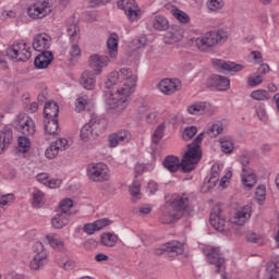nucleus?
<instances>
[{
	"label": "nucleus",
	"instance_id": "b1692460",
	"mask_svg": "<svg viewBox=\"0 0 279 279\" xmlns=\"http://www.w3.org/2000/svg\"><path fill=\"white\" fill-rule=\"evenodd\" d=\"M160 219L161 223H173V221L182 219V216L177 210H174L170 205L162 207Z\"/></svg>",
	"mask_w": 279,
	"mask_h": 279
},
{
	"label": "nucleus",
	"instance_id": "5fc2aeb1",
	"mask_svg": "<svg viewBox=\"0 0 279 279\" xmlns=\"http://www.w3.org/2000/svg\"><path fill=\"white\" fill-rule=\"evenodd\" d=\"M60 154V150L51 143L48 148L45 150V156L48 158V160H53L58 155Z\"/></svg>",
	"mask_w": 279,
	"mask_h": 279
},
{
	"label": "nucleus",
	"instance_id": "ea45409f",
	"mask_svg": "<svg viewBox=\"0 0 279 279\" xmlns=\"http://www.w3.org/2000/svg\"><path fill=\"white\" fill-rule=\"evenodd\" d=\"M265 199H267V186L259 185L255 190V201L259 206L265 204Z\"/></svg>",
	"mask_w": 279,
	"mask_h": 279
},
{
	"label": "nucleus",
	"instance_id": "2f4dec72",
	"mask_svg": "<svg viewBox=\"0 0 279 279\" xmlns=\"http://www.w3.org/2000/svg\"><path fill=\"white\" fill-rule=\"evenodd\" d=\"M150 24L156 32H167L169 29V20L165 15H155L150 19Z\"/></svg>",
	"mask_w": 279,
	"mask_h": 279
},
{
	"label": "nucleus",
	"instance_id": "39448f33",
	"mask_svg": "<svg viewBox=\"0 0 279 279\" xmlns=\"http://www.w3.org/2000/svg\"><path fill=\"white\" fill-rule=\"evenodd\" d=\"M5 53L13 62H27L32 58V47L25 41H14L7 48Z\"/></svg>",
	"mask_w": 279,
	"mask_h": 279
},
{
	"label": "nucleus",
	"instance_id": "f03ea898",
	"mask_svg": "<svg viewBox=\"0 0 279 279\" xmlns=\"http://www.w3.org/2000/svg\"><path fill=\"white\" fill-rule=\"evenodd\" d=\"M202 141H204V133L197 135L192 144L187 145V151L183 155L182 160L180 158L170 155L163 160L165 169H168L171 173H175L178 169H181L183 173H191L199 160H202Z\"/></svg>",
	"mask_w": 279,
	"mask_h": 279
},
{
	"label": "nucleus",
	"instance_id": "6e6d98bb",
	"mask_svg": "<svg viewBox=\"0 0 279 279\" xmlns=\"http://www.w3.org/2000/svg\"><path fill=\"white\" fill-rule=\"evenodd\" d=\"M207 8L210 12H217V10L223 8V0H208Z\"/></svg>",
	"mask_w": 279,
	"mask_h": 279
},
{
	"label": "nucleus",
	"instance_id": "f3484780",
	"mask_svg": "<svg viewBox=\"0 0 279 279\" xmlns=\"http://www.w3.org/2000/svg\"><path fill=\"white\" fill-rule=\"evenodd\" d=\"M181 84L178 80H171V78H163L158 84V89L163 95H173L175 90H180Z\"/></svg>",
	"mask_w": 279,
	"mask_h": 279
},
{
	"label": "nucleus",
	"instance_id": "8fccbe9b",
	"mask_svg": "<svg viewBox=\"0 0 279 279\" xmlns=\"http://www.w3.org/2000/svg\"><path fill=\"white\" fill-rule=\"evenodd\" d=\"M263 75L255 73H252L247 77V85L251 86V88H254L256 86H260V83L263 82Z\"/></svg>",
	"mask_w": 279,
	"mask_h": 279
},
{
	"label": "nucleus",
	"instance_id": "052dcab7",
	"mask_svg": "<svg viewBox=\"0 0 279 279\" xmlns=\"http://www.w3.org/2000/svg\"><path fill=\"white\" fill-rule=\"evenodd\" d=\"M167 38H169V43L171 44L180 43V40H182L183 38L182 31H174L172 33H168Z\"/></svg>",
	"mask_w": 279,
	"mask_h": 279
},
{
	"label": "nucleus",
	"instance_id": "72a5a7b5",
	"mask_svg": "<svg viewBox=\"0 0 279 279\" xmlns=\"http://www.w3.org/2000/svg\"><path fill=\"white\" fill-rule=\"evenodd\" d=\"M60 107L56 101H48L44 107L45 119H58Z\"/></svg>",
	"mask_w": 279,
	"mask_h": 279
},
{
	"label": "nucleus",
	"instance_id": "4c0bfd02",
	"mask_svg": "<svg viewBox=\"0 0 279 279\" xmlns=\"http://www.w3.org/2000/svg\"><path fill=\"white\" fill-rule=\"evenodd\" d=\"M171 14L177 19V21H179V23H183V25L191 23V16H189L186 12L180 9H177V8L172 9Z\"/></svg>",
	"mask_w": 279,
	"mask_h": 279
},
{
	"label": "nucleus",
	"instance_id": "6ab92c4d",
	"mask_svg": "<svg viewBox=\"0 0 279 279\" xmlns=\"http://www.w3.org/2000/svg\"><path fill=\"white\" fill-rule=\"evenodd\" d=\"M107 54L111 60L119 58V35L111 33L107 38Z\"/></svg>",
	"mask_w": 279,
	"mask_h": 279
},
{
	"label": "nucleus",
	"instance_id": "bb28decb",
	"mask_svg": "<svg viewBox=\"0 0 279 279\" xmlns=\"http://www.w3.org/2000/svg\"><path fill=\"white\" fill-rule=\"evenodd\" d=\"M161 251L167 252L171 256H180V254H184V244L178 241H170L162 246Z\"/></svg>",
	"mask_w": 279,
	"mask_h": 279
},
{
	"label": "nucleus",
	"instance_id": "f8f14e48",
	"mask_svg": "<svg viewBox=\"0 0 279 279\" xmlns=\"http://www.w3.org/2000/svg\"><path fill=\"white\" fill-rule=\"evenodd\" d=\"M189 114H193L194 117H202V114H215L217 109L207 101H195L186 107Z\"/></svg>",
	"mask_w": 279,
	"mask_h": 279
},
{
	"label": "nucleus",
	"instance_id": "ddd939ff",
	"mask_svg": "<svg viewBox=\"0 0 279 279\" xmlns=\"http://www.w3.org/2000/svg\"><path fill=\"white\" fill-rule=\"evenodd\" d=\"M204 254L209 265H214L215 267H217L216 271L217 274H219L221 267H223V264L226 263V259L221 255V251H219V247L206 246L204 248Z\"/></svg>",
	"mask_w": 279,
	"mask_h": 279
},
{
	"label": "nucleus",
	"instance_id": "13d9d810",
	"mask_svg": "<svg viewBox=\"0 0 279 279\" xmlns=\"http://www.w3.org/2000/svg\"><path fill=\"white\" fill-rule=\"evenodd\" d=\"M52 145L59 150L64 151L66 147H69V141L66 138H58L57 141L52 142Z\"/></svg>",
	"mask_w": 279,
	"mask_h": 279
},
{
	"label": "nucleus",
	"instance_id": "2eb2a0df",
	"mask_svg": "<svg viewBox=\"0 0 279 279\" xmlns=\"http://www.w3.org/2000/svg\"><path fill=\"white\" fill-rule=\"evenodd\" d=\"M118 5L125 10V14L130 21H138L141 17V9L134 5V0H120Z\"/></svg>",
	"mask_w": 279,
	"mask_h": 279
},
{
	"label": "nucleus",
	"instance_id": "0e129e2a",
	"mask_svg": "<svg viewBox=\"0 0 279 279\" xmlns=\"http://www.w3.org/2000/svg\"><path fill=\"white\" fill-rule=\"evenodd\" d=\"M230 178H232V171L228 170L226 174L221 178L219 185L222 189H228V184H230Z\"/></svg>",
	"mask_w": 279,
	"mask_h": 279
},
{
	"label": "nucleus",
	"instance_id": "7ed1b4c3",
	"mask_svg": "<svg viewBox=\"0 0 279 279\" xmlns=\"http://www.w3.org/2000/svg\"><path fill=\"white\" fill-rule=\"evenodd\" d=\"M227 40L228 32L225 29L208 32L205 35L192 38V43H194L199 51H210V49H214L217 45H223Z\"/></svg>",
	"mask_w": 279,
	"mask_h": 279
},
{
	"label": "nucleus",
	"instance_id": "aec40b11",
	"mask_svg": "<svg viewBox=\"0 0 279 279\" xmlns=\"http://www.w3.org/2000/svg\"><path fill=\"white\" fill-rule=\"evenodd\" d=\"M132 138V134L130 131H119L117 133H112L109 135V146L110 147H118V145H123L124 143H130Z\"/></svg>",
	"mask_w": 279,
	"mask_h": 279
},
{
	"label": "nucleus",
	"instance_id": "09e8293b",
	"mask_svg": "<svg viewBox=\"0 0 279 279\" xmlns=\"http://www.w3.org/2000/svg\"><path fill=\"white\" fill-rule=\"evenodd\" d=\"M246 60L250 64H260L263 62V53L260 51H252L247 57Z\"/></svg>",
	"mask_w": 279,
	"mask_h": 279
},
{
	"label": "nucleus",
	"instance_id": "20e7f679",
	"mask_svg": "<svg viewBox=\"0 0 279 279\" xmlns=\"http://www.w3.org/2000/svg\"><path fill=\"white\" fill-rule=\"evenodd\" d=\"M86 175L89 182L104 184L110 182V168L104 162H92L86 167Z\"/></svg>",
	"mask_w": 279,
	"mask_h": 279
},
{
	"label": "nucleus",
	"instance_id": "4d7b16f0",
	"mask_svg": "<svg viewBox=\"0 0 279 279\" xmlns=\"http://www.w3.org/2000/svg\"><path fill=\"white\" fill-rule=\"evenodd\" d=\"M69 56L71 57V60H75L82 56V49L77 44H72L69 50Z\"/></svg>",
	"mask_w": 279,
	"mask_h": 279
},
{
	"label": "nucleus",
	"instance_id": "9d476101",
	"mask_svg": "<svg viewBox=\"0 0 279 279\" xmlns=\"http://www.w3.org/2000/svg\"><path fill=\"white\" fill-rule=\"evenodd\" d=\"M99 132H101V121L94 118L83 125L80 136L82 141L87 143V141H90L92 138H97Z\"/></svg>",
	"mask_w": 279,
	"mask_h": 279
},
{
	"label": "nucleus",
	"instance_id": "603ef678",
	"mask_svg": "<svg viewBox=\"0 0 279 279\" xmlns=\"http://www.w3.org/2000/svg\"><path fill=\"white\" fill-rule=\"evenodd\" d=\"M246 241H248V243H256L257 245H263L265 243V236L257 235L256 233L250 231L246 234Z\"/></svg>",
	"mask_w": 279,
	"mask_h": 279
},
{
	"label": "nucleus",
	"instance_id": "c03bdc74",
	"mask_svg": "<svg viewBox=\"0 0 279 279\" xmlns=\"http://www.w3.org/2000/svg\"><path fill=\"white\" fill-rule=\"evenodd\" d=\"M207 134L208 136H219V134H223V123L221 121L214 122L207 130Z\"/></svg>",
	"mask_w": 279,
	"mask_h": 279
},
{
	"label": "nucleus",
	"instance_id": "4468645a",
	"mask_svg": "<svg viewBox=\"0 0 279 279\" xmlns=\"http://www.w3.org/2000/svg\"><path fill=\"white\" fill-rule=\"evenodd\" d=\"M170 206L171 208H173V210H177V213L182 217L191 206V198H189V195L186 194L177 195L173 197Z\"/></svg>",
	"mask_w": 279,
	"mask_h": 279
},
{
	"label": "nucleus",
	"instance_id": "58836bf2",
	"mask_svg": "<svg viewBox=\"0 0 279 279\" xmlns=\"http://www.w3.org/2000/svg\"><path fill=\"white\" fill-rule=\"evenodd\" d=\"M245 186L247 189H252L253 186L256 185V183L258 182V177L256 175V172H254V170L246 168L245 169Z\"/></svg>",
	"mask_w": 279,
	"mask_h": 279
},
{
	"label": "nucleus",
	"instance_id": "f257e3e1",
	"mask_svg": "<svg viewBox=\"0 0 279 279\" xmlns=\"http://www.w3.org/2000/svg\"><path fill=\"white\" fill-rule=\"evenodd\" d=\"M138 84V74L130 68H122L119 71H113L108 75L105 83L106 88L118 86L114 92L106 95V104L108 110L112 114H121L128 110L132 101V95L136 93Z\"/></svg>",
	"mask_w": 279,
	"mask_h": 279
},
{
	"label": "nucleus",
	"instance_id": "c9c22d12",
	"mask_svg": "<svg viewBox=\"0 0 279 279\" xmlns=\"http://www.w3.org/2000/svg\"><path fill=\"white\" fill-rule=\"evenodd\" d=\"M46 202L47 199L45 198V192L35 187L33 190V208H43Z\"/></svg>",
	"mask_w": 279,
	"mask_h": 279
},
{
	"label": "nucleus",
	"instance_id": "3c124183",
	"mask_svg": "<svg viewBox=\"0 0 279 279\" xmlns=\"http://www.w3.org/2000/svg\"><path fill=\"white\" fill-rule=\"evenodd\" d=\"M220 147L223 154H232V151H234V143L228 138L220 140Z\"/></svg>",
	"mask_w": 279,
	"mask_h": 279
},
{
	"label": "nucleus",
	"instance_id": "c85d7f7f",
	"mask_svg": "<svg viewBox=\"0 0 279 279\" xmlns=\"http://www.w3.org/2000/svg\"><path fill=\"white\" fill-rule=\"evenodd\" d=\"M231 228H243L245 226V207H240L234 210L233 215L229 219Z\"/></svg>",
	"mask_w": 279,
	"mask_h": 279
},
{
	"label": "nucleus",
	"instance_id": "79ce46f5",
	"mask_svg": "<svg viewBox=\"0 0 279 279\" xmlns=\"http://www.w3.org/2000/svg\"><path fill=\"white\" fill-rule=\"evenodd\" d=\"M165 130H166L165 123H161L154 131V133L151 135V141H153L154 145H158V143H160V141H162V138L165 137Z\"/></svg>",
	"mask_w": 279,
	"mask_h": 279
},
{
	"label": "nucleus",
	"instance_id": "9b49d317",
	"mask_svg": "<svg viewBox=\"0 0 279 279\" xmlns=\"http://www.w3.org/2000/svg\"><path fill=\"white\" fill-rule=\"evenodd\" d=\"M110 60L112 59L106 54H92L88 59V66L94 74L101 75L104 69L110 64Z\"/></svg>",
	"mask_w": 279,
	"mask_h": 279
},
{
	"label": "nucleus",
	"instance_id": "393cba45",
	"mask_svg": "<svg viewBox=\"0 0 279 279\" xmlns=\"http://www.w3.org/2000/svg\"><path fill=\"white\" fill-rule=\"evenodd\" d=\"M208 84L216 90H228V88H230V80L221 75H213L209 78Z\"/></svg>",
	"mask_w": 279,
	"mask_h": 279
},
{
	"label": "nucleus",
	"instance_id": "e2e57ef3",
	"mask_svg": "<svg viewBox=\"0 0 279 279\" xmlns=\"http://www.w3.org/2000/svg\"><path fill=\"white\" fill-rule=\"evenodd\" d=\"M256 114H257L259 121H262V123H267L269 118L267 116V110L264 109V107H258L256 109Z\"/></svg>",
	"mask_w": 279,
	"mask_h": 279
},
{
	"label": "nucleus",
	"instance_id": "4be33fe9",
	"mask_svg": "<svg viewBox=\"0 0 279 279\" xmlns=\"http://www.w3.org/2000/svg\"><path fill=\"white\" fill-rule=\"evenodd\" d=\"M96 73L90 70H85L80 77V84L85 90H95L97 86V78H95Z\"/></svg>",
	"mask_w": 279,
	"mask_h": 279
},
{
	"label": "nucleus",
	"instance_id": "680f3d73",
	"mask_svg": "<svg viewBox=\"0 0 279 279\" xmlns=\"http://www.w3.org/2000/svg\"><path fill=\"white\" fill-rule=\"evenodd\" d=\"M197 134V126H187L183 132L184 141H191Z\"/></svg>",
	"mask_w": 279,
	"mask_h": 279
},
{
	"label": "nucleus",
	"instance_id": "c756f323",
	"mask_svg": "<svg viewBox=\"0 0 279 279\" xmlns=\"http://www.w3.org/2000/svg\"><path fill=\"white\" fill-rule=\"evenodd\" d=\"M44 123L46 136H58L60 134L58 118L45 119Z\"/></svg>",
	"mask_w": 279,
	"mask_h": 279
},
{
	"label": "nucleus",
	"instance_id": "a878e982",
	"mask_svg": "<svg viewBox=\"0 0 279 279\" xmlns=\"http://www.w3.org/2000/svg\"><path fill=\"white\" fill-rule=\"evenodd\" d=\"M46 241L49 243L50 247L52 250H56V252H65L66 246L64 245V239L56 233H50L46 235Z\"/></svg>",
	"mask_w": 279,
	"mask_h": 279
},
{
	"label": "nucleus",
	"instance_id": "49530a36",
	"mask_svg": "<svg viewBox=\"0 0 279 279\" xmlns=\"http://www.w3.org/2000/svg\"><path fill=\"white\" fill-rule=\"evenodd\" d=\"M268 279H279V268L276 263H269L266 266Z\"/></svg>",
	"mask_w": 279,
	"mask_h": 279
},
{
	"label": "nucleus",
	"instance_id": "de8ad7c7",
	"mask_svg": "<svg viewBox=\"0 0 279 279\" xmlns=\"http://www.w3.org/2000/svg\"><path fill=\"white\" fill-rule=\"evenodd\" d=\"M86 106H88V97L86 95L78 96L75 101V111L84 112V110H86Z\"/></svg>",
	"mask_w": 279,
	"mask_h": 279
},
{
	"label": "nucleus",
	"instance_id": "423d86ee",
	"mask_svg": "<svg viewBox=\"0 0 279 279\" xmlns=\"http://www.w3.org/2000/svg\"><path fill=\"white\" fill-rule=\"evenodd\" d=\"M53 12V0H36L27 8L29 19L43 21Z\"/></svg>",
	"mask_w": 279,
	"mask_h": 279
},
{
	"label": "nucleus",
	"instance_id": "7c9ffc66",
	"mask_svg": "<svg viewBox=\"0 0 279 279\" xmlns=\"http://www.w3.org/2000/svg\"><path fill=\"white\" fill-rule=\"evenodd\" d=\"M13 134L12 129L5 126L0 130V154L5 151V148L12 143Z\"/></svg>",
	"mask_w": 279,
	"mask_h": 279
},
{
	"label": "nucleus",
	"instance_id": "dca6fc26",
	"mask_svg": "<svg viewBox=\"0 0 279 279\" xmlns=\"http://www.w3.org/2000/svg\"><path fill=\"white\" fill-rule=\"evenodd\" d=\"M211 64L223 73H239V71H243V65L221 59H211Z\"/></svg>",
	"mask_w": 279,
	"mask_h": 279
},
{
	"label": "nucleus",
	"instance_id": "69168bd1",
	"mask_svg": "<svg viewBox=\"0 0 279 279\" xmlns=\"http://www.w3.org/2000/svg\"><path fill=\"white\" fill-rule=\"evenodd\" d=\"M26 112H29L31 114H34V112H38V102L33 101L28 102V105L24 106Z\"/></svg>",
	"mask_w": 279,
	"mask_h": 279
},
{
	"label": "nucleus",
	"instance_id": "e433bc0d",
	"mask_svg": "<svg viewBox=\"0 0 279 279\" xmlns=\"http://www.w3.org/2000/svg\"><path fill=\"white\" fill-rule=\"evenodd\" d=\"M27 136L28 135H22L17 138V149L22 154H27V151L32 149V140H29Z\"/></svg>",
	"mask_w": 279,
	"mask_h": 279
},
{
	"label": "nucleus",
	"instance_id": "1a4fd4ad",
	"mask_svg": "<svg viewBox=\"0 0 279 279\" xmlns=\"http://www.w3.org/2000/svg\"><path fill=\"white\" fill-rule=\"evenodd\" d=\"M14 125L15 130L24 136H34L36 134V122L27 113L17 114Z\"/></svg>",
	"mask_w": 279,
	"mask_h": 279
},
{
	"label": "nucleus",
	"instance_id": "864d4df0",
	"mask_svg": "<svg viewBox=\"0 0 279 279\" xmlns=\"http://www.w3.org/2000/svg\"><path fill=\"white\" fill-rule=\"evenodd\" d=\"M129 191L132 197H135V199H141V182L140 181H134L129 187Z\"/></svg>",
	"mask_w": 279,
	"mask_h": 279
},
{
	"label": "nucleus",
	"instance_id": "6e6552de",
	"mask_svg": "<svg viewBox=\"0 0 279 279\" xmlns=\"http://www.w3.org/2000/svg\"><path fill=\"white\" fill-rule=\"evenodd\" d=\"M34 256L29 263V268L33 271H38V269H43L47 263H49V251L45 248V244L41 242H36L33 246Z\"/></svg>",
	"mask_w": 279,
	"mask_h": 279
},
{
	"label": "nucleus",
	"instance_id": "473e14b6",
	"mask_svg": "<svg viewBox=\"0 0 279 279\" xmlns=\"http://www.w3.org/2000/svg\"><path fill=\"white\" fill-rule=\"evenodd\" d=\"M69 217H71V213H59L51 219L52 228L56 230H61L64 226L69 225Z\"/></svg>",
	"mask_w": 279,
	"mask_h": 279
},
{
	"label": "nucleus",
	"instance_id": "37998d69",
	"mask_svg": "<svg viewBox=\"0 0 279 279\" xmlns=\"http://www.w3.org/2000/svg\"><path fill=\"white\" fill-rule=\"evenodd\" d=\"M250 97L255 101H268L269 93L265 89H256L251 93Z\"/></svg>",
	"mask_w": 279,
	"mask_h": 279
},
{
	"label": "nucleus",
	"instance_id": "0eeeda50",
	"mask_svg": "<svg viewBox=\"0 0 279 279\" xmlns=\"http://www.w3.org/2000/svg\"><path fill=\"white\" fill-rule=\"evenodd\" d=\"M209 223L218 232H230V230H232V225L226 217V211H222L219 205L213 207L209 216Z\"/></svg>",
	"mask_w": 279,
	"mask_h": 279
},
{
	"label": "nucleus",
	"instance_id": "412c9836",
	"mask_svg": "<svg viewBox=\"0 0 279 279\" xmlns=\"http://www.w3.org/2000/svg\"><path fill=\"white\" fill-rule=\"evenodd\" d=\"M221 173V166L215 163L211 167L210 177L204 182L203 191H210V189H215L217 186V182H219V175Z\"/></svg>",
	"mask_w": 279,
	"mask_h": 279
},
{
	"label": "nucleus",
	"instance_id": "bf43d9fd",
	"mask_svg": "<svg viewBox=\"0 0 279 279\" xmlns=\"http://www.w3.org/2000/svg\"><path fill=\"white\" fill-rule=\"evenodd\" d=\"M60 208H61L60 213H71L70 210H71V208H73V199L64 198L60 203Z\"/></svg>",
	"mask_w": 279,
	"mask_h": 279
},
{
	"label": "nucleus",
	"instance_id": "cd10ccee",
	"mask_svg": "<svg viewBox=\"0 0 279 279\" xmlns=\"http://www.w3.org/2000/svg\"><path fill=\"white\" fill-rule=\"evenodd\" d=\"M53 61V53L51 51H43L35 58L34 64L36 69H47Z\"/></svg>",
	"mask_w": 279,
	"mask_h": 279
},
{
	"label": "nucleus",
	"instance_id": "a19ab883",
	"mask_svg": "<svg viewBox=\"0 0 279 279\" xmlns=\"http://www.w3.org/2000/svg\"><path fill=\"white\" fill-rule=\"evenodd\" d=\"M14 202V194H0V217L5 213V206Z\"/></svg>",
	"mask_w": 279,
	"mask_h": 279
},
{
	"label": "nucleus",
	"instance_id": "5701e85b",
	"mask_svg": "<svg viewBox=\"0 0 279 279\" xmlns=\"http://www.w3.org/2000/svg\"><path fill=\"white\" fill-rule=\"evenodd\" d=\"M107 226H110V220L102 218L94 222L84 225L83 232L90 235L95 232H99V230H104V228H107Z\"/></svg>",
	"mask_w": 279,
	"mask_h": 279
},
{
	"label": "nucleus",
	"instance_id": "338daca9",
	"mask_svg": "<svg viewBox=\"0 0 279 279\" xmlns=\"http://www.w3.org/2000/svg\"><path fill=\"white\" fill-rule=\"evenodd\" d=\"M269 71H271V69L269 68V65L268 64H266V63H260L259 64V68L257 69V74H259V75H262V77L264 76V75H267V73H269Z\"/></svg>",
	"mask_w": 279,
	"mask_h": 279
},
{
	"label": "nucleus",
	"instance_id": "774afa93",
	"mask_svg": "<svg viewBox=\"0 0 279 279\" xmlns=\"http://www.w3.org/2000/svg\"><path fill=\"white\" fill-rule=\"evenodd\" d=\"M62 184V181L60 179H48V183H46V186L48 189H58Z\"/></svg>",
	"mask_w": 279,
	"mask_h": 279
},
{
	"label": "nucleus",
	"instance_id": "f704fd0d",
	"mask_svg": "<svg viewBox=\"0 0 279 279\" xmlns=\"http://www.w3.org/2000/svg\"><path fill=\"white\" fill-rule=\"evenodd\" d=\"M100 243L105 247H114L119 243V235L113 232H105L100 235Z\"/></svg>",
	"mask_w": 279,
	"mask_h": 279
},
{
	"label": "nucleus",
	"instance_id": "a211bd4d",
	"mask_svg": "<svg viewBox=\"0 0 279 279\" xmlns=\"http://www.w3.org/2000/svg\"><path fill=\"white\" fill-rule=\"evenodd\" d=\"M49 47H51V36L46 33H40L34 37L33 49H35V51H47Z\"/></svg>",
	"mask_w": 279,
	"mask_h": 279
},
{
	"label": "nucleus",
	"instance_id": "a18cd8bd",
	"mask_svg": "<svg viewBox=\"0 0 279 279\" xmlns=\"http://www.w3.org/2000/svg\"><path fill=\"white\" fill-rule=\"evenodd\" d=\"M71 43L80 40V27L76 24H70L66 28Z\"/></svg>",
	"mask_w": 279,
	"mask_h": 279
}]
</instances>
